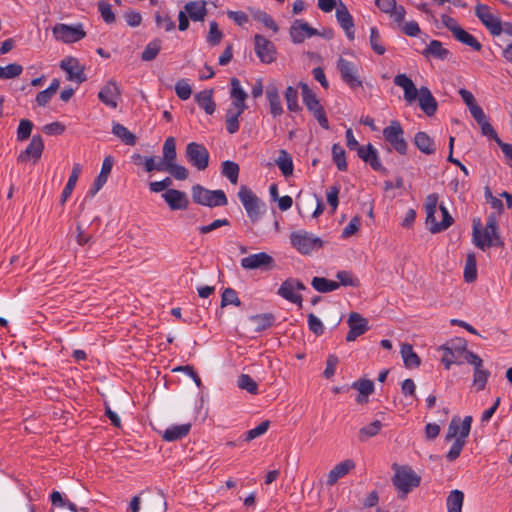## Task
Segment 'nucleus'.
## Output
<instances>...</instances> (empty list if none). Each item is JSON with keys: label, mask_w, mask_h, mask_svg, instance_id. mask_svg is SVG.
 I'll return each mask as SVG.
<instances>
[{"label": "nucleus", "mask_w": 512, "mask_h": 512, "mask_svg": "<svg viewBox=\"0 0 512 512\" xmlns=\"http://www.w3.org/2000/svg\"><path fill=\"white\" fill-rule=\"evenodd\" d=\"M393 82L403 89L404 100L408 104H412L418 98L419 106L427 116L431 117L436 113L437 101L427 87L423 86L418 90L414 82L404 73L396 75Z\"/></svg>", "instance_id": "obj_1"}, {"label": "nucleus", "mask_w": 512, "mask_h": 512, "mask_svg": "<svg viewBox=\"0 0 512 512\" xmlns=\"http://www.w3.org/2000/svg\"><path fill=\"white\" fill-rule=\"evenodd\" d=\"M472 228V242L477 248L484 251L493 246L502 247L504 245L495 214L492 213L487 217L484 227L480 218H474Z\"/></svg>", "instance_id": "obj_2"}, {"label": "nucleus", "mask_w": 512, "mask_h": 512, "mask_svg": "<svg viewBox=\"0 0 512 512\" xmlns=\"http://www.w3.org/2000/svg\"><path fill=\"white\" fill-rule=\"evenodd\" d=\"M472 421V416H465L463 420L459 417H453L450 421L445 440L451 441L455 439V441L446 454V459L449 462L455 461L460 456L465 446L466 438L470 433Z\"/></svg>", "instance_id": "obj_3"}, {"label": "nucleus", "mask_w": 512, "mask_h": 512, "mask_svg": "<svg viewBox=\"0 0 512 512\" xmlns=\"http://www.w3.org/2000/svg\"><path fill=\"white\" fill-rule=\"evenodd\" d=\"M394 476L392 483L399 492L400 498H405L414 488L418 487L421 477L409 466L393 464Z\"/></svg>", "instance_id": "obj_4"}, {"label": "nucleus", "mask_w": 512, "mask_h": 512, "mask_svg": "<svg viewBox=\"0 0 512 512\" xmlns=\"http://www.w3.org/2000/svg\"><path fill=\"white\" fill-rule=\"evenodd\" d=\"M192 200L195 204L209 208L222 207L228 204V199L223 190H209L200 184L191 188Z\"/></svg>", "instance_id": "obj_5"}, {"label": "nucleus", "mask_w": 512, "mask_h": 512, "mask_svg": "<svg viewBox=\"0 0 512 512\" xmlns=\"http://www.w3.org/2000/svg\"><path fill=\"white\" fill-rule=\"evenodd\" d=\"M238 198L245 208L249 219L252 222L259 221L265 211V204L260 198L245 185L239 188Z\"/></svg>", "instance_id": "obj_6"}, {"label": "nucleus", "mask_w": 512, "mask_h": 512, "mask_svg": "<svg viewBox=\"0 0 512 512\" xmlns=\"http://www.w3.org/2000/svg\"><path fill=\"white\" fill-rule=\"evenodd\" d=\"M383 137L397 153L401 155L407 153L408 143L404 139V130L398 120L390 121L389 125L383 129Z\"/></svg>", "instance_id": "obj_7"}, {"label": "nucleus", "mask_w": 512, "mask_h": 512, "mask_svg": "<svg viewBox=\"0 0 512 512\" xmlns=\"http://www.w3.org/2000/svg\"><path fill=\"white\" fill-rule=\"evenodd\" d=\"M440 350L443 351L441 360L446 369H450L452 364H461L463 360L465 361V354L471 352L466 349V342L461 339H458L457 343L451 341L442 345Z\"/></svg>", "instance_id": "obj_8"}, {"label": "nucleus", "mask_w": 512, "mask_h": 512, "mask_svg": "<svg viewBox=\"0 0 512 512\" xmlns=\"http://www.w3.org/2000/svg\"><path fill=\"white\" fill-rule=\"evenodd\" d=\"M291 245L301 254H309L314 249L322 246V240L304 230L292 232L290 235Z\"/></svg>", "instance_id": "obj_9"}, {"label": "nucleus", "mask_w": 512, "mask_h": 512, "mask_svg": "<svg viewBox=\"0 0 512 512\" xmlns=\"http://www.w3.org/2000/svg\"><path fill=\"white\" fill-rule=\"evenodd\" d=\"M185 157L190 165L203 171L209 165V152L207 148L200 143L190 142L186 146Z\"/></svg>", "instance_id": "obj_10"}, {"label": "nucleus", "mask_w": 512, "mask_h": 512, "mask_svg": "<svg viewBox=\"0 0 512 512\" xmlns=\"http://www.w3.org/2000/svg\"><path fill=\"white\" fill-rule=\"evenodd\" d=\"M53 36L56 40L64 43H75L86 36L81 24L67 25L56 24L52 29Z\"/></svg>", "instance_id": "obj_11"}, {"label": "nucleus", "mask_w": 512, "mask_h": 512, "mask_svg": "<svg viewBox=\"0 0 512 512\" xmlns=\"http://www.w3.org/2000/svg\"><path fill=\"white\" fill-rule=\"evenodd\" d=\"M465 361L474 367L473 385L476 387V390H484L490 376V372L483 367V360L474 352H467L465 354Z\"/></svg>", "instance_id": "obj_12"}, {"label": "nucleus", "mask_w": 512, "mask_h": 512, "mask_svg": "<svg viewBox=\"0 0 512 512\" xmlns=\"http://www.w3.org/2000/svg\"><path fill=\"white\" fill-rule=\"evenodd\" d=\"M254 50L264 64H270L276 60L277 51L274 43L260 34L254 36Z\"/></svg>", "instance_id": "obj_13"}, {"label": "nucleus", "mask_w": 512, "mask_h": 512, "mask_svg": "<svg viewBox=\"0 0 512 512\" xmlns=\"http://www.w3.org/2000/svg\"><path fill=\"white\" fill-rule=\"evenodd\" d=\"M337 68L340 72L341 79L350 88L356 89L362 87V81L358 74V67L353 62L340 57L337 62Z\"/></svg>", "instance_id": "obj_14"}, {"label": "nucleus", "mask_w": 512, "mask_h": 512, "mask_svg": "<svg viewBox=\"0 0 512 512\" xmlns=\"http://www.w3.org/2000/svg\"><path fill=\"white\" fill-rule=\"evenodd\" d=\"M306 286L303 282L295 278L286 279L279 287L277 294L285 300L302 306L303 298L300 294L295 293V290H305Z\"/></svg>", "instance_id": "obj_15"}, {"label": "nucleus", "mask_w": 512, "mask_h": 512, "mask_svg": "<svg viewBox=\"0 0 512 512\" xmlns=\"http://www.w3.org/2000/svg\"><path fill=\"white\" fill-rule=\"evenodd\" d=\"M475 14L492 35L501 34V21L490 13L489 7L487 5L478 4L475 8Z\"/></svg>", "instance_id": "obj_16"}, {"label": "nucleus", "mask_w": 512, "mask_h": 512, "mask_svg": "<svg viewBox=\"0 0 512 512\" xmlns=\"http://www.w3.org/2000/svg\"><path fill=\"white\" fill-rule=\"evenodd\" d=\"M273 263V257L265 252L248 255L240 261L241 267L246 270L270 269Z\"/></svg>", "instance_id": "obj_17"}, {"label": "nucleus", "mask_w": 512, "mask_h": 512, "mask_svg": "<svg viewBox=\"0 0 512 512\" xmlns=\"http://www.w3.org/2000/svg\"><path fill=\"white\" fill-rule=\"evenodd\" d=\"M60 67L67 73V79L69 81H75L78 84L86 81V75L84 73V66L80 64L78 59L74 57H66L61 63Z\"/></svg>", "instance_id": "obj_18"}, {"label": "nucleus", "mask_w": 512, "mask_h": 512, "mask_svg": "<svg viewBox=\"0 0 512 512\" xmlns=\"http://www.w3.org/2000/svg\"><path fill=\"white\" fill-rule=\"evenodd\" d=\"M347 324L349 331L346 335V341L348 342L355 341L357 337L363 335L369 329L367 319L357 312L350 313Z\"/></svg>", "instance_id": "obj_19"}, {"label": "nucleus", "mask_w": 512, "mask_h": 512, "mask_svg": "<svg viewBox=\"0 0 512 512\" xmlns=\"http://www.w3.org/2000/svg\"><path fill=\"white\" fill-rule=\"evenodd\" d=\"M44 143L40 135H34L24 151H22L17 161L19 163H26L30 159L34 162L38 161L43 153Z\"/></svg>", "instance_id": "obj_20"}, {"label": "nucleus", "mask_w": 512, "mask_h": 512, "mask_svg": "<svg viewBox=\"0 0 512 512\" xmlns=\"http://www.w3.org/2000/svg\"><path fill=\"white\" fill-rule=\"evenodd\" d=\"M315 35H319V32L300 19L295 20L290 27V37L295 44H300L306 38Z\"/></svg>", "instance_id": "obj_21"}, {"label": "nucleus", "mask_w": 512, "mask_h": 512, "mask_svg": "<svg viewBox=\"0 0 512 512\" xmlns=\"http://www.w3.org/2000/svg\"><path fill=\"white\" fill-rule=\"evenodd\" d=\"M162 198L171 210H186L189 206L187 194L177 189H167Z\"/></svg>", "instance_id": "obj_22"}, {"label": "nucleus", "mask_w": 512, "mask_h": 512, "mask_svg": "<svg viewBox=\"0 0 512 512\" xmlns=\"http://www.w3.org/2000/svg\"><path fill=\"white\" fill-rule=\"evenodd\" d=\"M336 19L340 27L345 31L347 38L353 40L355 37L354 20L346 5L342 2L336 7Z\"/></svg>", "instance_id": "obj_23"}, {"label": "nucleus", "mask_w": 512, "mask_h": 512, "mask_svg": "<svg viewBox=\"0 0 512 512\" xmlns=\"http://www.w3.org/2000/svg\"><path fill=\"white\" fill-rule=\"evenodd\" d=\"M120 88L114 81L107 82L104 87L99 91L98 98L105 105L116 108L118 100L120 99Z\"/></svg>", "instance_id": "obj_24"}, {"label": "nucleus", "mask_w": 512, "mask_h": 512, "mask_svg": "<svg viewBox=\"0 0 512 512\" xmlns=\"http://www.w3.org/2000/svg\"><path fill=\"white\" fill-rule=\"evenodd\" d=\"M113 163L114 160L111 156H107L104 158L101 171L94 180L92 187L87 192V196L94 197L98 193V191L105 185L108 176L111 173Z\"/></svg>", "instance_id": "obj_25"}, {"label": "nucleus", "mask_w": 512, "mask_h": 512, "mask_svg": "<svg viewBox=\"0 0 512 512\" xmlns=\"http://www.w3.org/2000/svg\"><path fill=\"white\" fill-rule=\"evenodd\" d=\"M359 158L364 162L368 163L371 168L378 172H386V169L382 166L378 157V152L372 144L367 146H361L357 151Z\"/></svg>", "instance_id": "obj_26"}, {"label": "nucleus", "mask_w": 512, "mask_h": 512, "mask_svg": "<svg viewBox=\"0 0 512 512\" xmlns=\"http://www.w3.org/2000/svg\"><path fill=\"white\" fill-rule=\"evenodd\" d=\"M355 468V463L351 459H346L336 464L328 473L326 484L332 486L337 481L347 475L352 469Z\"/></svg>", "instance_id": "obj_27"}, {"label": "nucleus", "mask_w": 512, "mask_h": 512, "mask_svg": "<svg viewBox=\"0 0 512 512\" xmlns=\"http://www.w3.org/2000/svg\"><path fill=\"white\" fill-rule=\"evenodd\" d=\"M231 84V91H230V98L232 100L231 105L234 108H244L246 109V99L248 97L247 93L244 91V89L241 87V83L239 79L233 77L230 81Z\"/></svg>", "instance_id": "obj_28"}, {"label": "nucleus", "mask_w": 512, "mask_h": 512, "mask_svg": "<svg viewBox=\"0 0 512 512\" xmlns=\"http://www.w3.org/2000/svg\"><path fill=\"white\" fill-rule=\"evenodd\" d=\"M184 11L192 21H204L207 15L205 1H190L184 5Z\"/></svg>", "instance_id": "obj_29"}, {"label": "nucleus", "mask_w": 512, "mask_h": 512, "mask_svg": "<svg viewBox=\"0 0 512 512\" xmlns=\"http://www.w3.org/2000/svg\"><path fill=\"white\" fill-rule=\"evenodd\" d=\"M190 429V423L172 425L162 433V438L167 442L177 441L186 437L189 434Z\"/></svg>", "instance_id": "obj_30"}, {"label": "nucleus", "mask_w": 512, "mask_h": 512, "mask_svg": "<svg viewBox=\"0 0 512 512\" xmlns=\"http://www.w3.org/2000/svg\"><path fill=\"white\" fill-rule=\"evenodd\" d=\"M414 144L426 155L434 154L436 151L434 140L426 132H417L414 137Z\"/></svg>", "instance_id": "obj_31"}, {"label": "nucleus", "mask_w": 512, "mask_h": 512, "mask_svg": "<svg viewBox=\"0 0 512 512\" xmlns=\"http://www.w3.org/2000/svg\"><path fill=\"white\" fill-rule=\"evenodd\" d=\"M195 101L206 114L212 115L215 112L216 104L213 100V90H203L195 95Z\"/></svg>", "instance_id": "obj_32"}, {"label": "nucleus", "mask_w": 512, "mask_h": 512, "mask_svg": "<svg viewBox=\"0 0 512 512\" xmlns=\"http://www.w3.org/2000/svg\"><path fill=\"white\" fill-rule=\"evenodd\" d=\"M439 209H440L441 214H442V221L441 222H437L436 218L434 217V222H430L428 224L429 225V230L433 234L439 233V232H442V231L448 229L452 225V223H453L452 216L450 215L448 209L443 204H441L439 206Z\"/></svg>", "instance_id": "obj_33"}, {"label": "nucleus", "mask_w": 512, "mask_h": 512, "mask_svg": "<svg viewBox=\"0 0 512 512\" xmlns=\"http://www.w3.org/2000/svg\"><path fill=\"white\" fill-rule=\"evenodd\" d=\"M82 171V166L79 163L74 164L71 174L69 176L68 182L66 183L62 194H61V203L64 204L68 198L71 196L76 183L78 181L79 175Z\"/></svg>", "instance_id": "obj_34"}, {"label": "nucleus", "mask_w": 512, "mask_h": 512, "mask_svg": "<svg viewBox=\"0 0 512 512\" xmlns=\"http://www.w3.org/2000/svg\"><path fill=\"white\" fill-rule=\"evenodd\" d=\"M422 54L425 57H434L436 59L444 60L448 57L450 52L448 49L443 47L440 41L432 40L423 50Z\"/></svg>", "instance_id": "obj_35"}, {"label": "nucleus", "mask_w": 512, "mask_h": 512, "mask_svg": "<svg viewBox=\"0 0 512 512\" xmlns=\"http://www.w3.org/2000/svg\"><path fill=\"white\" fill-rule=\"evenodd\" d=\"M266 97L269 102L270 113L273 117H278L283 113L280 96L276 87H268Z\"/></svg>", "instance_id": "obj_36"}, {"label": "nucleus", "mask_w": 512, "mask_h": 512, "mask_svg": "<svg viewBox=\"0 0 512 512\" xmlns=\"http://www.w3.org/2000/svg\"><path fill=\"white\" fill-rule=\"evenodd\" d=\"M163 158L161 160L164 163V166H168L172 163H175L177 153H176V141L175 138L170 136L168 137L162 148Z\"/></svg>", "instance_id": "obj_37"}, {"label": "nucleus", "mask_w": 512, "mask_h": 512, "mask_svg": "<svg viewBox=\"0 0 512 512\" xmlns=\"http://www.w3.org/2000/svg\"><path fill=\"white\" fill-rule=\"evenodd\" d=\"M401 355L406 368H416L420 365V358L414 352L413 347L410 344H402Z\"/></svg>", "instance_id": "obj_38"}, {"label": "nucleus", "mask_w": 512, "mask_h": 512, "mask_svg": "<svg viewBox=\"0 0 512 512\" xmlns=\"http://www.w3.org/2000/svg\"><path fill=\"white\" fill-rule=\"evenodd\" d=\"M250 320L256 325L255 331L262 332L273 326L275 316L272 313H263L251 316Z\"/></svg>", "instance_id": "obj_39"}, {"label": "nucleus", "mask_w": 512, "mask_h": 512, "mask_svg": "<svg viewBox=\"0 0 512 512\" xmlns=\"http://www.w3.org/2000/svg\"><path fill=\"white\" fill-rule=\"evenodd\" d=\"M464 493L460 490H452L446 500L448 512H462Z\"/></svg>", "instance_id": "obj_40"}, {"label": "nucleus", "mask_w": 512, "mask_h": 512, "mask_svg": "<svg viewBox=\"0 0 512 512\" xmlns=\"http://www.w3.org/2000/svg\"><path fill=\"white\" fill-rule=\"evenodd\" d=\"M276 164L280 169L281 173L285 176H291L293 173V161L291 156L287 153L286 150H280L279 156L276 159Z\"/></svg>", "instance_id": "obj_41"}, {"label": "nucleus", "mask_w": 512, "mask_h": 512, "mask_svg": "<svg viewBox=\"0 0 512 512\" xmlns=\"http://www.w3.org/2000/svg\"><path fill=\"white\" fill-rule=\"evenodd\" d=\"M312 287L320 293H328L339 288V283L328 280L323 277H314L311 282Z\"/></svg>", "instance_id": "obj_42"}, {"label": "nucleus", "mask_w": 512, "mask_h": 512, "mask_svg": "<svg viewBox=\"0 0 512 512\" xmlns=\"http://www.w3.org/2000/svg\"><path fill=\"white\" fill-rule=\"evenodd\" d=\"M300 87L302 89L303 103L307 109L311 112L312 110L319 108L321 106L319 100L309 86L306 83L301 82Z\"/></svg>", "instance_id": "obj_43"}, {"label": "nucleus", "mask_w": 512, "mask_h": 512, "mask_svg": "<svg viewBox=\"0 0 512 512\" xmlns=\"http://www.w3.org/2000/svg\"><path fill=\"white\" fill-rule=\"evenodd\" d=\"M464 280L467 283H472L477 278V262L476 257L473 253H470L466 257V263L464 268Z\"/></svg>", "instance_id": "obj_44"}, {"label": "nucleus", "mask_w": 512, "mask_h": 512, "mask_svg": "<svg viewBox=\"0 0 512 512\" xmlns=\"http://www.w3.org/2000/svg\"><path fill=\"white\" fill-rule=\"evenodd\" d=\"M112 133L120 138L126 145H135L136 137L125 126L120 123H114Z\"/></svg>", "instance_id": "obj_45"}, {"label": "nucleus", "mask_w": 512, "mask_h": 512, "mask_svg": "<svg viewBox=\"0 0 512 512\" xmlns=\"http://www.w3.org/2000/svg\"><path fill=\"white\" fill-rule=\"evenodd\" d=\"M454 37L456 40L471 47L475 51H480L482 49V44L463 28H461Z\"/></svg>", "instance_id": "obj_46"}, {"label": "nucleus", "mask_w": 512, "mask_h": 512, "mask_svg": "<svg viewBox=\"0 0 512 512\" xmlns=\"http://www.w3.org/2000/svg\"><path fill=\"white\" fill-rule=\"evenodd\" d=\"M160 50H161V40L156 38V39L150 41L146 45V47L144 48V50L141 54V59L143 61H147V62L152 61L157 57Z\"/></svg>", "instance_id": "obj_47"}, {"label": "nucleus", "mask_w": 512, "mask_h": 512, "mask_svg": "<svg viewBox=\"0 0 512 512\" xmlns=\"http://www.w3.org/2000/svg\"><path fill=\"white\" fill-rule=\"evenodd\" d=\"M438 195L436 193L429 194L425 199L426 224L434 222V216L437 212Z\"/></svg>", "instance_id": "obj_48"}, {"label": "nucleus", "mask_w": 512, "mask_h": 512, "mask_svg": "<svg viewBox=\"0 0 512 512\" xmlns=\"http://www.w3.org/2000/svg\"><path fill=\"white\" fill-rule=\"evenodd\" d=\"M332 157H333V162L336 164L338 170H340V171L347 170L346 153L340 144H337V143L333 144Z\"/></svg>", "instance_id": "obj_49"}, {"label": "nucleus", "mask_w": 512, "mask_h": 512, "mask_svg": "<svg viewBox=\"0 0 512 512\" xmlns=\"http://www.w3.org/2000/svg\"><path fill=\"white\" fill-rule=\"evenodd\" d=\"M222 174L232 183L236 184L239 176V165L233 161L222 163Z\"/></svg>", "instance_id": "obj_50"}, {"label": "nucleus", "mask_w": 512, "mask_h": 512, "mask_svg": "<svg viewBox=\"0 0 512 512\" xmlns=\"http://www.w3.org/2000/svg\"><path fill=\"white\" fill-rule=\"evenodd\" d=\"M382 428V423L379 420H375L370 424L362 427L359 430V440L361 442L366 441L368 438L376 436Z\"/></svg>", "instance_id": "obj_51"}, {"label": "nucleus", "mask_w": 512, "mask_h": 512, "mask_svg": "<svg viewBox=\"0 0 512 512\" xmlns=\"http://www.w3.org/2000/svg\"><path fill=\"white\" fill-rule=\"evenodd\" d=\"M369 43L371 49L378 55H383L386 52L385 46L381 43V36L376 27L370 28Z\"/></svg>", "instance_id": "obj_52"}, {"label": "nucleus", "mask_w": 512, "mask_h": 512, "mask_svg": "<svg viewBox=\"0 0 512 512\" xmlns=\"http://www.w3.org/2000/svg\"><path fill=\"white\" fill-rule=\"evenodd\" d=\"M98 10L103 21L107 24L114 23L116 20L115 14L112 10V6L106 0H100L97 4Z\"/></svg>", "instance_id": "obj_53"}, {"label": "nucleus", "mask_w": 512, "mask_h": 512, "mask_svg": "<svg viewBox=\"0 0 512 512\" xmlns=\"http://www.w3.org/2000/svg\"><path fill=\"white\" fill-rule=\"evenodd\" d=\"M285 99L287 102V108L291 112H298L300 106L298 104V91L292 86L287 87L285 91Z\"/></svg>", "instance_id": "obj_54"}, {"label": "nucleus", "mask_w": 512, "mask_h": 512, "mask_svg": "<svg viewBox=\"0 0 512 512\" xmlns=\"http://www.w3.org/2000/svg\"><path fill=\"white\" fill-rule=\"evenodd\" d=\"M23 71V67L17 63H11L6 67L0 66V79H12L19 76Z\"/></svg>", "instance_id": "obj_55"}, {"label": "nucleus", "mask_w": 512, "mask_h": 512, "mask_svg": "<svg viewBox=\"0 0 512 512\" xmlns=\"http://www.w3.org/2000/svg\"><path fill=\"white\" fill-rule=\"evenodd\" d=\"M228 305H235V306L241 305V301L238 297L237 292L230 287L224 289V291L222 293V297H221V306L225 307Z\"/></svg>", "instance_id": "obj_56"}, {"label": "nucleus", "mask_w": 512, "mask_h": 512, "mask_svg": "<svg viewBox=\"0 0 512 512\" xmlns=\"http://www.w3.org/2000/svg\"><path fill=\"white\" fill-rule=\"evenodd\" d=\"M237 383H238L239 388L246 390L251 394L258 393L257 383L248 374H241L238 377Z\"/></svg>", "instance_id": "obj_57"}, {"label": "nucleus", "mask_w": 512, "mask_h": 512, "mask_svg": "<svg viewBox=\"0 0 512 512\" xmlns=\"http://www.w3.org/2000/svg\"><path fill=\"white\" fill-rule=\"evenodd\" d=\"M269 426H270L269 420H265V421L261 422L258 426H256L253 429L248 430L245 433L244 440L252 441V440L262 436L263 434H265L267 432V430L269 429Z\"/></svg>", "instance_id": "obj_58"}, {"label": "nucleus", "mask_w": 512, "mask_h": 512, "mask_svg": "<svg viewBox=\"0 0 512 512\" xmlns=\"http://www.w3.org/2000/svg\"><path fill=\"white\" fill-rule=\"evenodd\" d=\"M50 500L53 506L67 507L70 512H77V507L74 503L64 499L60 492L53 491L50 495Z\"/></svg>", "instance_id": "obj_59"}, {"label": "nucleus", "mask_w": 512, "mask_h": 512, "mask_svg": "<svg viewBox=\"0 0 512 512\" xmlns=\"http://www.w3.org/2000/svg\"><path fill=\"white\" fill-rule=\"evenodd\" d=\"M165 172L170 173L176 180H186L189 176V171L186 167L172 163L165 166Z\"/></svg>", "instance_id": "obj_60"}, {"label": "nucleus", "mask_w": 512, "mask_h": 512, "mask_svg": "<svg viewBox=\"0 0 512 512\" xmlns=\"http://www.w3.org/2000/svg\"><path fill=\"white\" fill-rule=\"evenodd\" d=\"M223 38V33L219 29L217 22L212 21L209 24V32L207 35V42L212 45L216 46L218 45Z\"/></svg>", "instance_id": "obj_61"}, {"label": "nucleus", "mask_w": 512, "mask_h": 512, "mask_svg": "<svg viewBox=\"0 0 512 512\" xmlns=\"http://www.w3.org/2000/svg\"><path fill=\"white\" fill-rule=\"evenodd\" d=\"M154 18L157 27L163 28L166 32H170L175 29V23L169 15L156 12Z\"/></svg>", "instance_id": "obj_62"}, {"label": "nucleus", "mask_w": 512, "mask_h": 512, "mask_svg": "<svg viewBox=\"0 0 512 512\" xmlns=\"http://www.w3.org/2000/svg\"><path fill=\"white\" fill-rule=\"evenodd\" d=\"M33 123L28 119H22L19 122V126L17 129V140L24 141L27 140L32 132Z\"/></svg>", "instance_id": "obj_63"}, {"label": "nucleus", "mask_w": 512, "mask_h": 512, "mask_svg": "<svg viewBox=\"0 0 512 512\" xmlns=\"http://www.w3.org/2000/svg\"><path fill=\"white\" fill-rule=\"evenodd\" d=\"M352 387L358 390L363 397H368L374 391V383L368 379H360L354 382Z\"/></svg>", "instance_id": "obj_64"}]
</instances>
